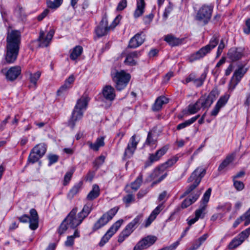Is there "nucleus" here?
Masks as SVG:
<instances>
[{"mask_svg": "<svg viewBox=\"0 0 250 250\" xmlns=\"http://www.w3.org/2000/svg\"><path fill=\"white\" fill-rule=\"evenodd\" d=\"M21 43V33L19 30L8 31L6 37L5 60L6 63H14L17 60Z\"/></svg>", "mask_w": 250, "mask_h": 250, "instance_id": "1", "label": "nucleus"}, {"mask_svg": "<svg viewBox=\"0 0 250 250\" xmlns=\"http://www.w3.org/2000/svg\"><path fill=\"white\" fill-rule=\"evenodd\" d=\"M218 93L216 90H212L208 96H201L194 104H190L188 106V111L189 114L197 113L201 108H208L216 100Z\"/></svg>", "mask_w": 250, "mask_h": 250, "instance_id": "2", "label": "nucleus"}, {"mask_svg": "<svg viewBox=\"0 0 250 250\" xmlns=\"http://www.w3.org/2000/svg\"><path fill=\"white\" fill-rule=\"evenodd\" d=\"M89 101V97L86 95H83L77 102L75 107L73 110L71 118L68 122V125L73 128L77 121L80 120L86 110L88 103Z\"/></svg>", "mask_w": 250, "mask_h": 250, "instance_id": "3", "label": "nucleus"}, {"mask_svg": "<svg viewBox=\"0 0 250 250\" xmlns=\"http://www.w3.org/2000/svg\"><path fill=\"white\" fill-rule=\"evenodd\" d=\"M205 169L201 167H197L188 179V183H191L188 187L181 198H183L192 191L200 184L201 179L205 174Z\"/></svg>", "mask_w": 250, "mask_h": 250, "instance_id": "4", "label": "nucleus"}, {"mask_svg": "<svg viewBox=\"0 0 250 250\" xmlns=\"http://www.w3.org/2000/svg\"><path fill=\"white\" fill-rule=\"evenodd\" d=\"M218 39L216 36H214L210 40L209 43L202 47L198 51L191 54L189 57V61L192 62L200 60L209 53L218 44Z\"/></svg>", "mask_w": 250, "mask_h": 250, "instance_id": "5", "label": "nucleus"}, {"mask_svg": "<svg viewBox=\"0 0 250 250\" xmlns=\"http://www.w3.org/2000/svg\"><path fill=\"white\" fill-rule=\"evenodd\" d=\"M112 80L115 83V87L117 90L124 89L129 82L131 76L124 70L116 71L112 74Z\"/></svg>", "mask_w": 250, "mask_h": 250, "instance_id": "6", "label": "nucleus"}, {"mask_svg": "<svg viewBox=\"0 0 250 250\" xmlns=\"http://www.w3.org/2000/svg\"><path fill=\"white\" fill-rule=\"evenodd\" d=\"M121 19V16L118 15L110 26H108V23L106 19H102L99 25L95 29V32L97 36L101 37L105 35L111 29H113L118 24Z\"/></svg>", "mask_w": 250, "mask_h": 250, "instance_id": "7", "label": "nucleus"}, {"mask_svg": "<svg viewBox=\"0 0 250 250\" xmlns=\"http://www.w3.org/2000/svg\"><path fill=\"white\" fill-rule=\"evenodd\" d=\"M118 209V207H114L104 213L94 224L92 227L93 231H95L105 226L115 215Z\"/></svg>", "mask_w": 250, "mask_h": 250, "instance_id": "8", "label": "nucleus"}, {"mask_svg": "<svg viewBox=\"0 0 250 250\" xmlns=\"http://www.w3.org/2000/svg\"><path fill=\"white\" fill-rule=\"evenodd\" d=\"M30 216L24 214L19 218L20 222L27 223L29 222V228L32 230L36 229L39 226V216L36 210L32 208L30 210Z\"/></svg>", "mask_w": 250, "mask_h": 250, "instance_id": "9", "label": "nucleus"}, {"mask_svg": "<svg viewBox=\"0 0 250 250\" xmlns=\"http://www.w3.org/2000/svg\"><path fill=\"white\" fill-rule=\"evenodd\" d=\"M213 7L209 5H204L198 10L196 16V19L206 24L210 20Z\"/></svg>", "mask_w": 250, "mask_h": 250, "instance_id": "10", "label": "nucleus"}, {"mask_svg": "<svg viewBox=\"0 0 250 250\" xmlns=\"http://www.w3.org/2000/svg\"><path fill=\"white\" fill-rule=\"evenodd\" d=\"M247 68H245L243 65H240L238 66V68L234 71L229 83V89L233 90L235 89L236 85L241 81L242 78L247 72Z\"/></svg>", "mask_w": 250, "mask_h": 250, "instance_id": "11", "label": "nucleus"}, {"mask_svg": "<svg viewBox=\"0 0 250 250\" xmlns=\"http://www.w3.org/2000/svg\"><path fill=\"white\" fill-rule=\"evenodd\" d=\"M250 234V228L242 231L235 236L229 243L228 248L229 250H234L241 245L248 238Z\"/></svg>", "mask_w": 250, "mask_h": 250, "instance_id": "12", "label": "nucleus"}, {"mask_svg": "<svg viewBox=\"0 0 250 250\" xmlns=\"http://www.w3.org/2000/svg\"><path fill=\"white\" fill-rule=\"evenodd\" d=\"M77 209L73 208L65 218V222L70 228L75 229L80 225L84 218L79 213L77 214Z\"/></svg>", "mask_w": 250, "mask_h": 250, "instance_id": "13", "label": "nucleus"}, {"mask_svg": "<svg viewBox=\"0 0 250 250\" xmlns=\"http://www.w3.org/2000/svg\"><path fill=\"white\" fill-rule=\"evenodd\" d=\"M139 141V138L135 134L131 137L127 147L125 150L124 156L125 159H128L132 156L137 148V146Z\"/></svg>", "mask_w": 250, "mask_h": 250, "instance_id": "14", "label": "nucleus"}, {"mask_svg": "<svg viewBox=\"0 0 250 250\" xmlns=\"http://www.w3.org/2000/svg\"><path fill=\"white\" fill-rule=\"evenodd\" d=\"M123 223V220L120 219L114 223L112 226L107 231L106 233L102 238L99 243L100 246H103L107 243L110 238L121 227Z\"/></svg>", "mask_w": 250, "mask_h": 250, "instance_id": "15", "label": "nucleus"}, {"mask_svg": "<svg viewBox=\"0 0 250 250\" xmlns=\"http://www.w3.org/2000/svg\"><path fill=\"white\" fill-rule=\"evenodd\" d=\"M157 238L154 235H148L139 241L134 247V250H142L146 249L152 245L157 241Z\"/></svg>", "mask_w": 250, "mask_h": 250, "instance_id": "16", "label": "nucleus"}, {"mask_svg": "<svg viewBox=\"0 0 250 250\" xmlns=\"http://www.w3.org/2000/svg\"><path fill=\"white\" fill-rule=\"evenodd\" d=\"M143 214L138 215L131 222H130L122 231L125 235L128 237L134 230L137 227V225L142 220Z\"/></svg>", "mask_w": 250, "mask_h": 250, "instance_id": "17", "label": "nucleus"}, {"mask_svg": "<svg viewBox=\"0 0 250 250\" xmlns=\"http://www.w3.org/2000/svg\"><path fill=\"white\" fill-rule=\"evenodd\" d=\"M54 31L53 30H50L47 35L45 36L44 33L41 31L40 33V36L39 38V41L40 42V46L41 47H46L47 46L54 34Z\"/></svg>", "mask_w": 250, "mask_h": 250, "instance_id": "18", "label": "nucleus"}, {"mask_svg": "<svg viewBox=\"0 0 250 250\" xmlns=\"http://www.w3.org/2000/svg\"><path fill=\"white\" fill-rule=\"evenodd\" d=\"M145 35L143 32L136 34L129 41L128 47L135 48L141 45L144 42Z\"/></svg>", "mask_w": 250, "mask_h": 250, "instance_id": "19", "label": "nucleus"}, {"mask_svg": "<svg viewBox=\"0 0 250 250\" xmlns=\"http://www.w3.org/2000/svg\"><path fill=\"white\" fill-rule=\"evenodd\" d=\"M140 55V52L137 51L127 53L125 55L124 63L128 65H135L137 64V60Z\"/></svg>", "mask_w": 250, "mask_h": 250, "instance_id": "20", "label": "nucleus"}, {"mask_svg": "<svg viewBox=\"0 0 250 250\" xmlns=\"http://www.w3.org/2000/svg\"><path fill=\"white\" fill-rule=\"evenodd\" d=\"M244 55V50L242 48H231L228 53V58L232 62L240 59Z\"/></svg>", "mask_w": 250, "mask_h": 250, "instance_id": "21", "label": "nucleus"}, {"mask_svg": "<svg viewBox=\"0 0 250 250\" xmlns=\"http://www.w3.org/2000/svg\"><path fill=\"white\" fill-rule=\"evenodd\" d=\"M103 95L106 100L112 102L116 97L115 89L111 85H106L103 88Z\"/></svg>", "mask_w": 250, "mask_h": 250, "instance_id": "22", "label": "nucleus"}, {"mask_svg": "<svg viewBox=\"0 0 250 250\" xmlns=\"http://www.w3.org/2000/svg\"><path fill=\"white\" fill-rule=\"evenodd\" d=\"M163 208V205H159L152 211L149 217L145 222V227L147 228L150 225L152 222L156 219L157 216L160 213Z\"/></svg>", "mask_w": 250, "mask_h": 250, "instance_id": "23", "label": "nucleus"}, {"mask_svg": "<svg viewBox=\"0 0 250 250\" xmlns=\"http://www.w3.org/2000/svg\"><path fill=\"white\" fill-rule=\"evenodd\" d=\"M21 67L19 66L11 67L6 73V79L10 81L16 79L21 74Z\"/></svg>", "mask_w": 250, "mask_h": 250, "instance_id": "24", "label": "nucleus"}, {"mask_svg": "<svg viewBox=\"0 0 250 250\" xmlns=\"http://www.w3.org/2000/svg\"><path fill=\"white\" fill-rule=\"evenodd\" d=\"M168 147L166 146L157 150L155 154H150L149 157L150 163V165H151L153 162L159 160L160 158L166 153L168 150Z\"/></svg>", "mask_w": 250, "mask_h": 250, "instance_id": "25", "label": "nucleus"}, {"mask_svg": "<svg viewBox=\"0 0 250 250\" xmlns=\"http://www.w3.org/2000/svg\"><path fill=\"white\" fill-rule=\"evenodd\" d=\"M200 194L201 192L198 191L197 193L192 194L191 196H189L185 199L181 204V208H187L194 203L198 199Z\"/></svg>", "mask_w": 250, "mask_h": 250, "instance_id": "26", "label": "nucleus"}, {"mask_svg": "<svg viewBox=\"0 0 250 250\" xmlns=\"http://www.w3.org/2000/svg\"><path fill=\"white\" fill-rule=\"evenodd\" d=\"M208 233H205L193 242L192 246L187 250H196L198 249L208 237Z\"/></svg>", "mask_w": 250, "mask_h": 250, "instance_id": "27", "label": "nucleus"}, {"mask_svg": "<svg viewBox=\"0 0 250 250\" xmlns=\"http://www.w3.org/2000/svg\"><path fill=\"white\" fill-rule=\"evenodd\" d=\"M104 137L101 136L97 138L94 143L89 141L87 142V144L90 149L94 151H98L100 147L104 146Z\"/></svg>", "mask_w": 250, "mask_h": 250, "instance_id": "28", "label": "nucleus"}, {"mask_svg": "<svg viewBox=\"0 0 250 250\" xmlns=\"http://www.w3.org/2000/svg\"><path fill=\"white\" fill-rule=\"evenodd\" d=\"M165 41L171 46H177L183 43L184 38H178L171 35H168L165 37Z\"/></svg>", "mask_w": 250, "mask_h": 250, "instance_id": "29", "label": "nucleus"}, {"mask_svg": "<svg viewBox=\"0 0 250 250\" xmlns=\"http://www.w3.org/2000/svg\"><path fill=\"white\" fill-rule=\"evenodd\" d=\"M168 100L164 96H160L158 97L155 101V103L153 105L152 109L153 111L160 110L163 105L168 103Z\"/></svg>", "mask_w": 250, "mask_h": 250, "instance_id": "30", "label": "nucleus"}, {"mask_svg": "<svg viewBox=\"0 0 250 250\" xmlns=\"http://www.w3.org/2000/svg\"><path fill=\"white\" fill-rule=\"evenodd\" d=\"M145 2L144 0H139L137 2V7L134 12V17L136 19L142 16L145 10Z\"/></svg>", "mask_w": 250, "mask_h": 250, "instance_id": "31", "label": "nucleus"}, {"mask_svg": "<svg viewBox=\"0 0 250 250\" xmlns=\"http://www.w3.org/2000/svg\"><path fill=\"white\" fill-rule=\"evenodd\" d=\"M75 77L73 75H71L65 81L62 85L57 91V94L60 95L62 92L65 91L71 87V84L73 83L75 80Z\"/></svg>", "mask_w": 250, "mask_h": 250, "instance_id": "32", "label": "nucleus"}, {"mask_svg": "<svg viewBox=\"0 0 250 250\" xmlns=\"http://www.w3.org/2000/svg\"><path fill=\"white\" fill-rule=\"evenodd\" d=\"M100 195L99 187L96 185H93L92 190L89 192L86 197V199L92 201L97 198Z\"/></svg>", "mask_w": 250, "mask_h": 250, "instance_id": "33", "label": "nucleus"}, {"mask_svg": "<svg viewBox=\"0 0 250 250\" xmlns=\"http://www.w3.org/2000/svg\"><path fill=\"white\" fill-rule=\"evenodd\" d=\"M235 155L231 154L228 155L219 165L218 170L219 171L224 170L234 160Z\"/></svg>", "mask_w": 250, "mask_h": 250, "instance_id": "34", "label": "nucleus"}, {"mask_svg": "<svg viewBox=\"0 0 250 250\" xmlns=\"http://www.w3.org/2000/svg\"><path fill=\"white\" fill-rule=\"evenodd\" d=\"M83 51V47L80 45L76 46L70 51V58L73 61H76L81 56Z\"/></svg>", "mask_w": 250, "mask_h": 250, "instance_id": "35", "label": "nucleus"}, {"mask_svg": "<svg viewBox=\"0 0 250 250\" xmlns=\"http://www.w3.org/2000/svg\"><path fill=\"white\" fill-rule=\"evenodd\" d=\"M166 170H162L160 168V166L156 168L153 174V177H159V179L157 183H159L163 180L167 176V173L165 172Z\"/></svg>", "mask_w": 250, "mask_h": 250, "instance_id": "36", "label": "nucleus"}, {"mask_svg": "<svg viewBox=\"0 0 250 250\" xmlns=\"http://www.w3.org/2000/svg\"><path fill=\"white\" fill-rule=\"evenodd\" d=\"M32 150L33 152L42 157L46 152V147L44 144L41 143L37 145Z\"/></svg>", "mask_w": 250, "mask_h": 250, "instance_id": "37", "label": "nucleus"}, {"mask_svg": "<svg viewBox=\"0 0 250 250\" xmlns=\"http://www.w3.org/2000/svg\"><path fill=\"white\" fill-rule=\"evenodd\" d=\"M199 117H200V115H197L196 116L190 118V119H188V120L186 121L185 122H184L183 123L179 124L177 126V127H176L177 129L181 130L183 128H185L187 126L190 125H191L192 124L194 123L199 118Z\"/></svg>", "mask_w": 250, "mask_h": 250, "instance_id": "38", "label": "nucleus"}, {"mask_svg": "<svg viewBox=\"0 0 250 250\" xmlns=\"http://www.w3.org/2000/svg\"><path fill=\"white\" fill-rule=\"evenodd\" d=\"M92 209V204L91 203H87L83 206L82 210L79 213L84 219L91 212Z\"/></svg>", "mask_w": 250, "mask_h": 250, "instance_id": "39", "label": "nucleus"}, {"mask_svg": "<svg viewBox=\"0 0 250 250\" xmlns=\"http://www.w3.org/2000/svg\"><path fill=\"white\" fill-rule=\"evenodd\" d=\"M156 142V138L153 136L151 132H148L146 140L145 142V145L150 146H154L155 147Z\"/></svg>", "mask_w": 250, "mask_h": 250, "instance_id": "40", "label": "nucleus"}, {"mask_svg": "<svg viewBox=\"0 0 250 250\" xmlns=\"http://www.w3.org/2000/svg\"><path fill=\"white\" fill-rule=\"evenodd\" d=\"M80 236L79 231L77 229L75 230L74 234L68 236L66 241L65 242V245L66 247L72 246L74 244V240L75 238L79 237Z\"/></svg>", "mask_w": 250, "mask_h": 250, "instance_id": "41", "label": "nucleus"}, {"mask_svg": "<svg viewBox=\"0 0 250 250\" xmlns=\"http://www.w3.org/2000/svg\"><path fill=\"white\" fill-rule=\"evenodd\" d=\"M63 0H46V4L48 8L51 9H56L58 8L62 3Z\"/></svg>", "mask_w": 250, "mask_h": 250, "instance_id": "42", "label": "nucleus"}, {"mask_svg": "<svg viewBox=\"0 0 250 250\" xmlns=\"http://www.w3.org/2000/svg\"><path fill=\"white\" fill-rule=\"evenodd\" d=\"M177 158H173L167 160L166 163L160 166V168L162 170H166L167 168L172 167L177 161Z\"/></svg>", "mask_w": 250, "mask_h": 250, "instance_id": "43", "label": "nucleus"}, {"mask_svg": "<svg viewBox=\"0 0 250 250\" xmlns=\"http://www.w3.org/2000/svg\"><path fill=\"white\" fill-rule=\"evenodd\" d=\"M143 175L140 174L135 181L131 184V188L134 191H136L140 187L142 182Z\"/></svg>", "mask_w": 250, "mask_h": 250, "instance_id": "44", "label": "nucleus"}, {"mask_svg": "<svg viewBox=\"0 0 250 250\" xmlns=\"http://www.w3.org/2000/svg\"><path fill=\"white\" fill-rule=\"evenodd\" d=\"M207 73L205 71L202 74L200 77L199 78H195L193 83L197 87H200L203 85L204 81L205 80L207 77Z\"/></svg>", "mask_w": 250, "mask_h": 250, "instance_id": "45", "label": "nucleus"}, {"mask_svg": "<svg viewBox=\"0 0 250 250\" xmlns=\"http://www.w3.org/2000/svg\"><path fill=\"white\" fill-rule=\"evenodd\" d=\"M80 188L81 185L79 184L73 186L68 193V197L70 199L73 198V197L79 192Z\"/></svg>", "mask_w": 250, "mask_h": 250, "instance_id": "46", "label": "nucleus"}, {"mask_svg": "<svg viewBox=\"0 0 250 250\" xmlns=\"http://www.w3.org/2000/svg\"><path fill=\"white\" fill-rule=\"evenodd\" d=\"M206 209L205 205H201L200 208L195 212V216L199 219L200 218H203L205 214Z\"/></svg>", "mask_w": 250, "mask_h": 250, "instance_id": "47", "label": "nucleus"}, {"mask_svg": "<svg viewBox=\"0 0 250 250\" xmlns=\"http://www.w3.org/2000/svg\"><path fill=\"white\" fill-rule=\"evenodd\" d=\"M41 73L40 71H37V72L32 74L31 73H29V79L31 83H32L34 86L36 87L37 84V82L38 80L39 79L41 76Z\"/></svg>", "mask_w": 250, "mask_h": 250, "instance_id": "48", "label": "nucleus"}, {"mask_svg": "<svg viewBox=\"0 0 250 250\" xmlns=\"http://www.w3.org/2000/svg\"><path fill=\"white\" fill-rule=\"evenodd\" d=\"M74 171L75 169L72 168L65 173L63 182L64 186H66L69 183Z\"/></svg>", "mask_w": 250, "mask_h": 250, "instance_id": "49", "label": "nucleus"}, {"mask_svg": "<svg viewBox=\"0 0 250 250\" xmlns=\"http://www.w3.org/2000/svg\"><path fill=\"white\" fill-rule=\"evenodd\" d=\"M42 157L33 152L32 150L28 158V162L34 164L37 162Z\"/></svg>", "mask_w": 250, "mask_h": 250, "instance_id": "50", "label": "nucleus"}, {"mask_svg": "<svg viewBox=\"0 0 250 250\" xmlns=\"http://www.w3.org/2000/svg\"><path fill=\"white\" fill-rule=\"evenodd\" d=\"M229 96L228 94H226L223 96H221L216 104L218 105L220 107L222 108L226 104L229 99Z\"/></svg>", "mask_w": 250, "mask_h": 250, "instance_id": "51", "label": "nucleus"}, {"mask_svg": "<svg viewBox=\"0 0 250 250\" xmlns=\"http://www.w3.org/2000/svg\"><path fill=\"white\" fill-rule=\"evenodd\" d=\"M211 189L209 188L204 193L201 205H205L207 207V204L209 201L211 194Z\"/></svg>", "mask_w": 250, "mask_h": 250, "instance_id": "52", "label": "nucleus"}, {"mask_svg": "<svg viewBox=\"0 0 250 250\" xmlns=\"http://www.w3.org/2000/svg\"><path fill=\"white\" fill-rule=\"evenodd\" d=\"M173 10V5L171 3H169L168 5L165 8L164 13L163 14V19L164 21H166L169 14L172 12Z\"/></svg>", "mask_w": 250, "mask_h": 250, "instance_id": "53", "label": "nucleus"}, {"mask_svg": "<svg viewBox=\"0 0 250 250\" xmlns=\"http://www.w3.org/2000/svg\"><path fill=\"white\" fill-rule=\"evenodd\" d=\"M68 225L67 223H66V222H65V219L64 220V221L62 222V223L61 224L59 229H58V232L60 234H62L67 229L69 228Z\"/></svg>", "mask_w": 250, "mask_h": 250, "instance_id": "54", "label": "nucleus"}, {"mask_svg": "<svg viewBox=\"0 0 250 250\" xmlns=\"http://www.w3.org/2000/svg\"><path fill=\"white\" fill-rule=\"evenodd\" d=\"M233 185L235 188L239 191L242 190L244 188V184L242 182L235 180L233 179Z\"/></svg>", "mask_w": 250, "mask_h": 250, "instance_id": "55", "label": "nucleus"}, {"mask_svg": "<svg viewBox=\"0 0 250 250\" xmlns=\"http://www.w3.org/2000/svg\"><path fill=\"white\" fill-rule=\"evenodd\" d=\"M127 6L126 0H122L118 4L116 8L117 10L122 11L124 10Z\"/></svg>", "mask_w": 250, "mask_h": 250, "instance_id": "56", "label": "nucleus"}, {"mask_svg": "<svg viewBox=\"0 0 250 250\" xmlns=\"http://www.w3.org/2000/svg\"><path fill=\"white\" fill-rule=\"evenodd\" d=\"M104 159L105 158L104 156H100L95 160L94 162V166L98 167L104 162Z\"/></svg>", "mask_w": 250, "mask_h": 250, "instance_id": "57", "label": "nucleus"}, {"mask_svg": "<svg viewBox=\"0 0 250 250\" xmlns=\"http://www.w3.org/2000/svg\"><path fill=\"white\" fill-rule=\"evenodd\" d=\"M154 17V15L152 14H150L148 15L145 16L143 18V21L145 24H149L152 21Z\"/></svg>", "mask_w": 250, "mask_h": 250, "instance_id": "58", "label": "nucleus"}, {"mask_svg": "<svg viewBox=\"0 0 250 250\" xmlns=\"http://www.w3.org/2000/svg\"><path fill=\"white\" fill-rule=\"evenodd\" d=\"M134 200V197L132 194H128L124 197L123 201L126 204H129Z\"/></svg>", "mask_w": 250, "mask_h": 250, "instance_id": "59", "label": "nucleus"}, {"mask_svg": "<svg viewBox=\"0 0 250 250\" xmlns=\"http://www.w3.org/2000/svg\"><path fill=\"white\" fill-rule=\"evenodd\" d=\"M179 244V241H177L169 246L163 248L164 250H174Z\"/></svg>", "mask_w": 250, "mask_h": 250, "instance_id": "60", "label": "nucleus"}, {"mask_svg": "<svg viewBox=\"0 0 250 250\" xmlns=\"http://www.w3.org/2000/svg\"><path fill=\"white\" fill-rule=\"evenodd\" d=\"M243 216H245V226H247L250 224V208L244 214Z\"/></svg>", "mask_w": 250, "mask_h": 250, "instance_id": "61", "label": "nucleus"}, {"mask_svg": "<svg viewBox=\"0 0 250 250\" xmlns=\"http://www.w3.org/2000/svg\"><path fill=\"white\" fill-rule=\"evenodd\" d=\"M48 159L49 161V165L50 166L58 161V157L56 155H50L48 156Z\"/></svg>", "mask_w": 250, "mask_h": 250, "instance_id": "62", "label": "nucleus"}, {"mask_svg": "<svg viewBox=\"0 0 250 250\" xmlns=\"http://www.w3.org/2000/svg\"><path fill=\"white\" fill-rule=\"evenodd\" d=\"M196 78V76L195 74L191 73L186 78L185 82H183V83L187 84L190 82H193V83Z\"/></svg>", "mask_w": 250, "mask_h": 250, "instance_id": "63", "label": "nucleus"}, {"mask_svg": "<svg viewBox=\"0 0 250 250\" xmlns=\"http://www.w3.org/2000/svg\"><path fill=\"white\" fill-rule=\"evenodd\" d=\"M221 108V107L216 104L214 107L211 111L210 115L213 116H216L219 113Z\"/></svg>", "mask_w": 250, "mask_h": 250, "instance_id": "64", "label": "nucleus"}]
</instances>
